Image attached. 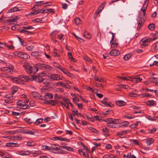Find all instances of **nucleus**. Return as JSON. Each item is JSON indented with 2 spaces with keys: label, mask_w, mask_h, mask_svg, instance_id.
<instances>
[{
  "label": "nucleus",
  "mask_w": 158,
  "mask_h": 158,
  "mask_svg": "<svg viewBox=\"0 0 158 158\" xmlns=\"http://www.w3.org/2000/svg\"><path fill=\"white\" fill-rule=\"evenodd\" d=\"M26 71L29 74L35 73L38 70V68L35 66H31L30 64L26 63L24 65Z\"/></svg>",
  "instance_id": "obj_1"
},
{
  "label": "nucleus",
  "mask_w": 158,
  "mask_h": 158,
  "mask_svg": "<svg viewBox=\"0 0 158 158\" xmlns=\"http://www.w3.org/2000/svg\"><path fill=\"white\" fill-rule=\"evenodd\" d=\"M80 145L81 146L83 147L84 148L82 150L79 149L78 150L80 154H81V153H82L84 156L86 158H89V156L88 152L89 150L88 148L86 147L81 142H80Z\"/></svg>",
  "instance_id": "obj_2"
},
{
  "label": "nucleus",
  "mask_w": 158,
  "mask_h": 158,
  "mask_svg": "<svg viewBox=\"0 0 158 158\" xmlns=\"http://www.w3.org/2000/svg\"><path fill=\"white\" fill-rule=\"evenodd\" d=\"M32 80L35 81L36 82L38 83L42 82L44 84H45L46 82V80L42 77L38 75H33L31 76Z\"/></svg>",
  "instance_id": "obj_3"
},
{
  "label": "nucleus",
  "mask_w": 158,
  "mask_h": 158,
  "mask_svg": "<svg viewBox=\"0 0 158 158\" xmlns=\"http://www.w3.org/2000/svg\"><path fill=\"white\" fill-rule=\"evenodd\" d=\"M16 55L18 57L23 59H28L30 58V56L29 55L22 52H17Z\"/></svg>",
  "instance_id": "obj_4"
},
{
  "label": "nucleus",
  "mask_w": 158,
  "mask_h": 158,
  "mask_svg": "<svg viewBox=\"0 0 158 158\" xmlns=\"http://www.w3.org/2000/svg\"><path fill=\"white\" fill-rule=\"evenodd\" d=\"M145 17V15H143H143L141 13H140L139 16V23H138V26L137 29L139 30L141 27L143 25V21H144V17Z\"/></svg>",
  "instance_id": "obj_5"
},
{
  "label": "nucleus",
  "mask_w": 158,
  "mask_h": 158,
  "mask_svg": "<svg viewBox=\"0 0 158 158\" xmlns=\"http://www.w3.org/2000/svg\"><path fill=\"white\" fill-rule=\"evenodd\" d=\"M48 78L50 79H52L53 80L58 81L59 80H62V79L63 77L60 76L59 74H51L48 76Z\"/></svg>",
  "instance_id": "obj_6"
},
{
  "label": "nucleus",
  "mask_w": 158,
  "mask_h": 158,
  "mask_svg": "<svg viewBox=\"0 0 158 158\" xmlns=\"http://www.w3.org/2000/svg\"><path fill=\"white\" fill-rule=\"evenodd\" d=\"M104 121L107 123V124H118L119 122L118 119H113L112 118H107Z\"/></svg>",
  "instance_id": "obj_7"
},
{
  "label": "nucleus",
  "mask_w": 158,
  "mask_h": 158,
  "mask_svg": "<svg viewBox=\"0 0 158 158\" xmlns=\"http://www.w3.org/2000/svg\"><path fill=\"white\" fill-rule=\"evenodd\" d=\"M58 146H59V145L58 144H52L49 146V149L50 150H52L54 151L57 152L59 150H60V148H58Z\"/></svg>",
  "instance_id": "obj_8"
},
{
  "label": "nucleus",
  "mask_w": 158,
  "mask_h": 158,
  "mask_svg": "<svg viewBox=\"0 0 158 158\" xmlns=\"http://www.w3.org/2000/svg\"><path fill=\"white\" fill-rule=\"evenodd\" d=\"M31 55L34 56L38 60L40 59V58L38 57V56H42V53L41 52L34 51L31 52Z\"/></svg>",
  "instance_id": "obj_9"
},
{
  "label": "nucleus",
  "mask_w": 158,
  "mask_h": 158,
  "mask_svg": "<svg viewBox=\"0 0 158 158\" xmlns=\"http://www.w3.org/2000/svg\"><path fill=\"white\" fill-rule=\"evenodd\" d=\"M149 0H146L143 6L141 9V10L143 12V15H145V11L147 9L148 4Z\"/></svg>",
  "instance_id": "obj_10"
},
{
  "label": "nucleus",
  "mask_w": 158,
  "mask_h": 158,
  "mask_svg": "<svg viewBox=\"0 0 158 158\" xmlns=\"http://www.w3.org/2000/svg\"><path fill=\"white\" fill-rule=\"evenodd\" d=\"M13 69L14 67L11 65L9 67H4L2 70L4 72L11 73L13 71Z\"/></svg>",
  "instance_id": "obj_11"
},
{
  "label": "nucleus",
  "mask_w": 158,
  "mask_h": 158,
  "mask_svg": "<svg viewBox=\"0 0 158 158\" xmlns=\"http://www.w3.org/2000/svg\"><path fill=\"white\" fill-rule=\"evenodd\" d=\"M44 103L47 104H51L52 106H54L57 104L59 102L57 100H44Z\"/></svg>",
  "instance_id": "obj_12"
},
{
  "label": "nucleus",
  "mask_w": 158,
  "mask_h": 158,
  "mask_svg": "<svg viewBox=\"0 0 158 158\" xmlns=\"http://www.w3.org/2000/svg\"><path fill=\"white\" fill-rule=\"evenodd\" d=\"M18 17L15 16L12 19H10L9 20H6V23L8 25H12L14 22H15L16 20L18 19Z\"/></svg>",
  "instance_id": "obj_13"
},
{
  "label": "nucleus",
  "mask_w": 158,
  "mask_h": 158,
  "mask_svg": "<svg viewBox=\"0 0 158 158\" xmlns=\"http://www.w3.org/2000/svg\"><path fill=\"white\" fill-rule=\"evenodd\" d=\"M40 68L42 70H45L46 69H49L51 68V67L48 65L45 64H37Z\"/></svg>",
  "instance_id": "obj_14"
},
{
  "label": "nucleus",
  "mask_w": 158,
  "mask_h": 158,
  "mask_svg": "<svg viewBox=\"0 0 158 158\" xmlns=\"http://www.w3.org/2000/svg\"><path fill=\"white\" fill-rule=\"evenodd\" d=\"M25 121L28 124H31L34 122L36 120V118L32 117L30 118H26L24 119Z\"/></svg>",
  "instance_id": "obj_15"
},
{
  "label": "nucleus",
  "mask_w": 158,
  "mask_h": 158,
  "mask_svg": "<svg viewBox=\"0 0 158 158\" xmlns=\"http://www.w3.org/2000/svg\"><path fill=\"white\" fill-rule=\"evenodd\" d=\"M107 99L106 98H104L103 100H102L101 102L103 104L106 106H109L110 107H113L114 105L111 104V102H109L107 103L106 100Z\"/></svg>",
  "instance_id": "obj_16"
},
{
  "label": "nucleus",
  "mask_w": 158,
  "mask_h": 158,
  "mask_svg": "<svg viewBox=\"0 0 158 158\" xmlns=\"http://www.w3.org/2000/svg\"><path fill=\"white\" fill-rule=\"evenodd\" d=\"M89 90L91 91V93L90 94V98H94V94H96L98 90L97 89H94L93 88L89 87Z\"/></svg>",
  "instance_id": "obj_17"
},
{
  "label": "nucleus",
  "mask_w": 158,
  "mask_h": 158,
  "mask_svg": "<svg viewBox=\"0 0 158 158\" xmlns=\"http://www.w3.org/2000/svg\"><path fill=\"white\" fill-rule=\"evenodd\" d=\"M120 53L118 50L117 49H113L110 51V54L111 56H116L118 55Z\"/></svg>",
  "instance_id": "obj_18"
},
{
  "label": "nucleus",
  "mask_w": 158,
  "mask_h": 158,
  "mask_svg": "<svg viewBox=\"0 0 158 158\" xmlns=\"http://www.w3.org/2000/svg\"><path fill=\"white\" fill-rule=\"evenodd\" d=\"M93 78L96 81H98L100 82H104V80L103 77H101L99 78L98 77H96V75L94 74V75L92 74Z\"/></svg>",
  "instance_id": "obj_19"
},
{
  "label": "nucleus",
  "mask_w": 158,
  "mask_h": 158,
  "mask_svg": "<svg viewBox=\"0 0 158 158\" xmlns=\"http://www.w3.org/2000/svg\"><path fill=\"white\" fill-rule=\"evenodd\" d=\"M21 132L24 134H27L30 135H33L35 133V131H30L28 130H23L21 131Z\"/></svg>",
  "instance_id": "obj_20"
},
{
  "label": "nucleus",
  "mask_w": 158,
  "mask_h": 158,
  "mask_svg": "<svg viewBox=\"0 0 158 158\" xmlns=\"http://www.w3.org/2000/svg\"><path fill=\"white\" fill-rule=\"evenodd\" d=\"M17 152H18V154H19L23 156L28 155H30V151H18Z\"/></svg>",
  "instance_id": "obj_21"
},
{
  "label": "nucleus",
  "mask_w": 158,
  "mask_h": 158,
  "mask_svg": "<svg viewBox=\"0 0 158 158\" xmlns=\"http://www.w3.org/2000/svg\"><path fill=\"white\" fill-rule=\"evenodd\" d=\"M142 78L139 76V75L135 76L134 77L132 78L131 80L132 81H135L136 83L139 82L142 80Z\"/></svg>",
  "instance_id": "obj_22"
},
{
  "label": "nucleus",
  "mask_w": 158,
  "mask_h": 158,
  "mask_svg": "<svg viewBox=\"0 0 158 158\" xmlns=\"http://www.w3.org/2000/svg\"><path fill=\"white\" fill-rule=\"evenodd\" d=\"M146 104L148 106H155L156 105L155 104V102L153 100H150L147 101L146 102Z\"/></svg>",
  "instance_id": "obj_23"
},
{
  "label": "nucleus",
  "mask_w": 158,
  "mask_h": 158,
  "mask_svg": "<svg viewBox=\"0 0 158 158\" xmlns=\"http://www.w3.org/2000/svg\"><path fill=\"white\" fill-rule=\"evenodd\" d=\"M116 104L118 106H122L126 105V103L123 101L119 100L116 102Z\"/></svg>",
  "instance_id": "obj_24"
},
{
  "label": "nucleus",
  "mask_w": 158,
  "mask_h": 158,
  "mask_svg": "<svg viewBox=\"0 0 158 158\" xmlns=\"http://www.w3.org/2000/svg\"><path fill=\"white\" fill-rule=\"evenodd\" d=\"M154 141V139L152 138H149L146 140V143L148 146L150 145L153 143Z\"/></svg>",
  "instance_id": "obj_25"
},
{
  "label": "nucleus",
  "mask_w": 158,
  "mask_h": 158,
  "mask_svg": "<svg viewBox=\"0 0 158 158\" xmlns=\"http://www.w3.org/2000/svg\"><path fill=\"white\" fill-rule=\"evenodd\" d=\"M130 132L129 130L123 131L121 132H119L117 133V135L119 136H122L124 135V134H126L127 133H129Z\"/></svg>",
  "instance_id": "obj_26"
},
{
  "label": "nucleus",
  "mask_w": 158,
  "mask_h": 158,
  "mask_svg": "<svg viewBox=\"0 0 158 158\" xmlns=\"http://www.w3.org/2000/svg\"><path fill=\"white\" fill-rule=\"evenodd\" d=\"M132 55V54L131 53H128L124 56L123 57V59L125 60H128L131 57Z\"/></svg>",
  "instance_id": "obj_27"
},
{
  "label": "nucleus",
  "mask_w": 158,
  "mask_h": 158,
  "mask_svg": "<svg viewBox=\"0 0 158 158\" xmlns=\"http://www.w3.org/2000/svg\"><path fill=\"white\" fill-rule=\"evenodd\" d=\"M18 10H19L18 8L16 7H15L13 8H11L9 10H8V12L9 13H11L15 11H16Z\"/></svg>",
  "instance_id": "obj_28"
},
{
  "label": "nucleus",
  "mask_w": 158,
  "mask_h": 158,
  "mask_svg": "<svg viewBox=\"0 0 158 158\" xmlns=\"http://www.w3.org/2000/svg\"><path fill=\"white\" fill-rule=\"evenodd\" d=\"M148 39H147V38L145 39H142L141 40V41H140V43L142 45H143L144 46H146L148 45V44H145L146 43L148 42L147 41Z\"/></svg>",
  "instance_id": "obj_29"
},
{
  "label": "nucleus",
  "mask_w": 158,
  "mask_h": 158,
  "mask_svg": "<svg viewBox=\"0 0 158 158\" xmlns=\"http://www.w3.org/2000/svg\"><path fill=\"white\" fill-rule=\"evenodd\" d=\"M71 110L72 112L73 115V116L77 115L78 117L81 116V114L80 113H78L77 110L75 111L73 110Z\"/></svg>",
  "instance_id": "obj_30"
},
{
  "label": "nucleus",
  "mask_w": 158,
  "mask_h": 158,
  "mask_svg": "<svg viewBox=\"0 0 158 158\" xmlns=\"http://www.w3.org/2000/svg\"><path fill=\"white\" fill-rule=\"evenodd\" d=\"M60 103L63 107H66L67 109H69V102H66L64 103H63L62 102H60Z\"/></svg>",
  "instance_id": "obj_31"
},
{
  "label": "nucleus",
  "mask_w": 158,
  "mask_h": 158,
  "mask_svg": "<svg viewBox=\"0 0 158 158\" xmlns=\"http://www.w3.org/2000/svg\"><path fill=\"white\" fill-rule=\"evenodd\" d=\"M75 22L77 25H79L81 23V22L79 18H76L74 19Z\"/></svg>",
  "instance_id": "obj_32"
},
{
  "label": "nucleus",
  "mask_w": 158,
  "mask_h": 158,
  "mask_svg": "<svg viewBox=\"0 0 158 158\" xmlns=\"http://www.w3.org/2000/svg\"><path fill=\"white\" fill-rule=\"evenodd\" d=\"M43 121V119L41 118H39L38 119H36V120L35 121L34 123V124L35 125H37L39 124L42 123Z\"/></svg>",
  "instance_id": "obj_33"
},
{
  "label": "nucleus",
  "mask_w": 158,
  "mask_h": 158,
  "mask_svg": "<svg viewBox=\"0 0 158 158\" xmlns=\"http://www.w3.org/2000/svg\"><path fill=\"white\" fill-rule=\"evenodd\" d=\"M32 95L34 97L40 98L41 97L40 94L36 92H33L32 93Z\"/></svg>",
  "instance_id": "obj_34"
},
{
  "label": "nucleus",
  "mask_w": 158,
  "mask_h": 158,
  "mask_svg": "<svg viewBox=\"0 0 158 158\" xmlns=\"http://www.w3.org/2000/svg\"><path fill=\"white\" fill-rule=\"evenodd\" d=\"M18 38L20 42L22 44L23 46H25L27 45V43L23 40L21 38L18 36Z\"/></svg>",
  "instance_id": "obj_35"
},
{
  "label": "nucleus",
  "mask_w": 158,
  "mask_h": 158,
  "mask_svg": "<svg viewBox=\"0 0 158 158\" xmlns=\"http://www.w3.org/2000/svg\"><path fill=\"white\" fill-rule=\"evenodd\" d=\"M44 97L47 99H51L53 98V95L50 93H47L44 96Z\"/></svg>",
  "instance_id": "obj_36"
},
{
  "label": "nucleus",
  "mask_w": 158,
  "mask_h": 158,
  "mask_svg": "<svg viewBox=\"0 0 158 158\" xmlns=\"http://www.w3.org/2000/svg\"><path fill=\"white\" fill-rule=\"evenodd\" d=\"M148 28L151 31H153L155 29V25L154 23H151L148 26Z\"/></svg>",
  "instance_id": "obj_37"
},
{
  "label": "nucleus",
  "mask_w": 158,
  "mask_h": 158,
  "mask_svg": "<svg viewBox=\"0 0 158 158\" xmlns=\"http://www.w3.org/2000/svg\"><path fill=\"white\" fill-rule=\"evenodd\" d=\"M89 131H91L93 132L94 133H95L97 134H99V131L98 130H96L94 128L89 127Z\"/></svg>",
  "instance_id": "obj_38"
},
{
  "label": "nucleus",
  "mask_w": 158,
  "mask_h": 158,
  "mask_svg": "<svg viewBox=\"0 0 158 158\" xmlns=\"http://www.w3.org/2000/svg\"><path fill=\"white\" fill-rule=\"evenodd\" d=\"M16 143H6V146L7 147H15V146H12V145H16Z\"/></svg>",
  "instance_id": "obj_39"
},
{
  "label": "nucleus",
  "mask_w": 158,
  "mask_h": 158,
  "mask_svg": "<svg viewBox=\"0 0 158 158\" xmlns=\"http://www.w3.org/2000/svg\"><path fill=\"white\" fill-rule=\"evenodd\" d=\"M34 46L31 45H30L27 46L26 47V49L28 51H31L34 48Z\"/></svg>",
  "instance_id": "obj_40"
},
{
  "label": "nucleus",
  "mask_w": 158,
  "mask_h": 158,
  "mask_svg": "<svg viewBox=\"0 0 158 158\" xmlns=\"http://www.w3.org/2000/svg\"><path fill=\"white\" fill-rule=\"evenodd\" d=\"M149 80L151 82H156L157 81L158 78L156 77H150L149 78Z\"/></svg>",
  "instance_id": "obj_41"
},
{
  "label": "nucleus",
  "mask_w": 158,
  "mask_h": 158,
  "mask_svg": "<svg viewBox=\"0 0 158 158\" xmlns=\"http://www.w3.org/2000/svg\"><path fill=\"white\" fill-rule=\"evenodd\" d=\"M56 85H60L61 86H63L64 87L67 88V87H66V85L65 83L61 82H59L57 83Z\"/></svg>",
  "instance_id": "obj_42"
},
{
  "label": "nucleus",
  "mask_w": 158,
  "mask_h": 158,
  "mask_svg": "<svg viewBox=\"0 0 158 158\" xmlns=\"http://www.w3.org/2000/svg\"><path fill=\"white\" fill-rule=\"evenodd\" d=\"M140 96L142 98H144L145 97H150L152 96V95L150 94L145 93L141 94Z\"/></svg>",
  "instance_id": "obj_43"
},
{
  "label": "nucleus",
  "mask_w": 158,
  "mask_h": 158,
  "mask_svg": "<svg viewBox=\"0 0 158 158\" xmlns=\"http://www.w3.org/2000/svg\"><path fill=\"white\" fill-rule=\"evenodd\" d=\"M42 21V19H34L32 20V21L34 22L35 23L40 22V23H42V22H41Z\"/></svg>",
  "instance_id": "obj_44"
},
{
  "label": "nucleus",
  "mask_w": 158,
  "mask_h": 158,
  "mask_svg": "<svg viewBox=\"0 0 158 158\" xmlns=\"http://www.w3.org/2000/svg\"><path fill=\"white\" fill-rule=\"evenodd\" d=\"M107 124V126L108 127H110L112 128H116V127L115 126V124Z\"/></svg>",
  "instance_id": "obj_45"
},
{
  "label": "nucleus",
  "mask_w": 158,
  "mask_h": 158,
  "mask_svg": "<svg viewBox=\"0 0 158 158\" xmlns=\"http://www.w3.org/2000/svg\"><path fill=\"white\" fill-rule=\"evenodd\" d=\"M22 107L21 108L23 109H29L30 108V106L29 105L24 104L22 106Z\"/></svg>",
  "instance_id": "obj_46"
},
{
  "label": "nucleus",
  "mask_w": 158,
  "mask_h": 158,
  "mask_svg": "<svg viewBox=\"0 0 158 158\" xmlns=\"http://www.w3.org/2000/svg\"><path fill=\"white\" fill-rule=\"evenodd\" d=\"M24 104H25V103L21 100H19L17 103V105L20 106L23 105Z\"/></svg>",
  "instance_id": "obj_47"
},
{
  "label": "nucleus",
  "mask_w": 158,
  "mask_h": 158,
  "mask_svg": "<svg viewBox=\"0 0 158 158\" xmlns=\"http://www.w3.org/2000/svg\"><path fill=\"white\" fill-rule=\"evenodd\" d=\"M13 81L16 83H19L20 81V79L17 77H15L13 79H12Z\"/></svg>",
  "instance_id": "obj_48"
},
{
  "label": "nucleus",
  "mask_w": 158,
  "mask_h": 158,
  "mask_svg": "<svg viewBox=\"0 0 158 158\" xmlns=\"http://www.w3.org/2000/svg\"><path fill=\"white\" fill-rule=\"evenodd\" d=\"M93 71L94 73V74H92V75H94L95 74L96 75V73L97 72V70L96 69V67L94 66H93L92 67V69H91V71Z\"/></svg>",
  "instance_id": "obj_49"
},
{
  "label": "nucleus",
  "mask_w": 158,
  "mask_h": 158,
  "mask_svg": "<svg viewBox=\"0 0 158 158\" xmlns=\"http://www.w3.org/2000/svg\"><path fill=\"white\" fill-rule=\"evenodd\" d=\"M83 36L87 39L89 38V33L88 32L85 31L83 33Z\"/></svg>",
  "instance_id": "obj_50"
},
{
  "label": "nucleus",
  "mask_w": 158,
  "mask_h": 158,
  "mask_svg": "<svg viewBox=\"0 0 158 158\" xmlns=\"http://www.w3.org/2000/svg\"><path fill=\"white\" fill-rule=\"evenodd\" d=\"M22 28L25 29H34V28L31 26H28L27 27H22Z\"/></svg>",
  "instance_id": "obj_51"
},
{
  "label": "nucleus",
  "mask_w": 158,
  "mask_h": 158,
  "mask_svg": "<svg viewBox=\"0 0 158 158\" xmlns=\"http://www.w3.org/2000/svg\"><path fill=\"white\" fill-rule=\"evenodd\" d=\"M22 77L24 79L26 80V81H28L31 80H32V79H30L29 77L27 76H23Z\"/></svg>",
  "instance_id": "obj_52"
},
{
  "label": "nucleus",
  "mask_w": 158,
  "mask_h": 158,
  "mask_svg": "<svg viewBox=\"0 0 158 158\" xmlns=\"http://www.w3.org/2000/svg\"><path fill=\"white\" fill-rule=\"evenodd\" d=\"M65 148V149L70 151L73 152V148L70 147L66 146Z\"/></svg>",
  "instance_id": "obj_53"
},
{
  "label": "nucleus",
  "mask_w": 158,
  "mask_h": 158,
  "mask_svg": "<svg viewBox=\"0 0 158 158\" xmlns=\"http://www.w3.org/2000/svg\"><path fill=\"white\" fill-rule=\"evenodd\" d=\"M124 118H127L128 119L132 118H134V117H132L131 115L128 114H126L124 115Z\"/></svg>",
  "instance_id": "obj_54"
},
{
  "label": "nucleus",
  "mask_w": 158,
  "mask_h": 158,
  "mask_svg": "<svg viewBox=\"0 0 158 158\" xmlns=\"http://www.w3.org/2000/svg\"><path fill=\"white\" fill-rule=\"evenodd\" d=\"M129 124V123L127 121H125L122 123V126L123 127L127 126Z\"/></svg>",
  "instance_id": "obj_55"
},
{
  "label": "nucleus",
  "mask_w": 158,
  "mask_h": 158,
  "mask_svg": "<svg viewBox=\"0 0 158 158\" xmlns=\"http://www.w3.org/2000/svg\"><path fill=\"white\" fill-rule=\"evenodd\" d=\"M63 35L61 34L60 35H58V38L61 41H63L64 39V38H63Z\"/></svg>",
  "instance_id": "obj_56"
},
{
  "label": "nucleus",
  "mask_w": 158,
  "mask_h": 158,
  "mask_svg": "<svg viewBox=\"0 0 158 158\" xmlns=\"http://www.w3.org/2000/svg\"><path fill=\"white\" fill-rule=\"evenodd\" d=\"M94 117L96 120L100 121L101 120L102 118L101 117H99L98 115L94 116Z\"/></svg>",
  "instance_id": "obj_57"
},
{
  "label": "nucleus",
  "mask_w": 158,
  "mask_h": 158,
  "mask_svg": "<svg viewBox=\"0 0 158 158\" xmlns=\"http://www.w3.org/2000/svg\"><path fill=\"white\" fill-rule=\"evenodd\" d=\"M33 142H28L27 143V145L28 146H34V145L33 144Z\"/></svg>",
  "instance_id": "obj_58"
},
{
  "label": "nucleus",
  "mask_w": 158,
  "mask_h": 158,
  "mask_svg": "<svg viewBox=\"0 0 158 158\" xmlns=\"http://www.w3.org/2000/svg\"><path fill=\"white\" fill-rule=\"evenodd\" d=\"M102 131L103 133L105 134L106 133L109 132V131L107 128H105L104 129H103Z\"/></svg>",
  "instance_id": "obj_59"
},
{
  "label": "nucleus",
  "mask_w": 158,
  "mask_h": 158,
  "mask_svg": "<svg viewBox=\"0 0 158 158\" xmlns=\"http://www.w3.org/2000/svg\"><path fill=\"white\" fill-rule=\"evenodd\" d=\"M97 96L99 98H102L103 97V95L102 94H99L98 93V91L96 94Z\"/></svg>",
  "instance_id": "obj_60"
},
{
  "label": "nucleus",
  "mask_w": 158,
  "mask_h": 158,
  "mask_svg": "<svg viewBox=\"0 0 158 158\" xmlns=\"http://www.w3.org/2000/svg\"><path fill=\"white\" fill-rule=\"evenodd\" d=\"M63 99L64 101V102L63 103H64L66 102H69L70 101L69 99L65 97H64L63 98Z\"/></svg>",
  "instance_id": "obj_61"
},
{
  "label": "nucleus",
  "mask_w": 158,
  "mask_h": 158,
  "mask_svg": "<svg viewBox=\"0 0 158 158\" xmlns=\"http://www.w3.org/2000/svg\"><path fill=\"white\" fill-rule=\"evenodd\" d=\"M49 148V146L47 145H44L43 146V150H48L49 151L50 150Z\"/></svg>",
  "instance_id": "obj_62"
},
{
  "label": "nucleus",
  "mask_w": 158,
  "mask_h": 158,
  "mask_svg": "<svg viewBox=\"0 0 158 158\" xmlns=\"http://www.w3.org/2000/svg\"><path fill=\"white\" fill-rule=\"evenodd\" d=\"M132 142L133 143L137 145H139V144L138 141L136 139L133 140Z\"/></svg>",
  "instance_id": "obj_63"
},
{
  "label": "nucleus",
  "mask_w": 158,
  "mask_h": 158,
  "mask_svg": "<svg viewBox=\"0 0 158 158\" xmlns=\"http://www.w3.org/2000/svg\"><path fill=\"white\" fill-rule=\"evenodd\" d=\"M62 7L64 9H66L67 8L68 6L66 4H62Z\"/></svg>",
  "instance_id": "obj_64"
}]
</instances>
